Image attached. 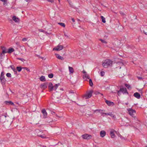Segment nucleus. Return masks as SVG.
I'll return each instance as SVG.
<instances>
[{
  "mask_svg": "<svg viewBox=\"0 0 147 147\" xmlns=\"http://www.w3.org/2000/svg\"><path fill=\"white\" fill-rule=\"evenodd\" d=\"M12 19L16 22H18L19 21V19L15 16H13V17Z\"/></svg>",
  "mask_w": 147,
  "mask_h": 147,
  "instance_id": "nucleus-16",
  "label": "nucleus"
},
{
  "mask_svg": "<svg viewBox=\"0 0 147 147\" xmlns=\"http://www.w3.org/2000/svg\"><path fill=\"white\" fill-rule=\"evenodd\" d=\"M121 138L122 139H124V138L123 137H121Z\"/></svg>",
  "mask_w": 147,
  "mask_h": 147,
  "instance_id": "nucleus-57",
  "label": "nucleus"
},
{
  "mask_svg": "<svg viewBox=\"0 0 147 147\" xmlns=\"http://www.w3.org/2000/svg\"><path fill=\"white\" fill-rule=\"evenodd\" d=\"M6 76L9 78H10L11 77V76L10 73H7L6 74Z\"/></svg>",
  "mask_w": 147,
  "mask_h": 147,
  "instance_id": "nucleus-37",
  "label": "nucleus"
},
{
  "mask_svg": "<svg viewBox=\"0 0 147 147\" xmlns=\"http://www.w3.org/2000/svg\"><path fill=\"white\" fill-rule=\"evenodd\" d=\"M102 95L103 96V94H101V93H100V94Z\"/></svg>",
  "mask_w": 147,
  "mask_h": 147,
  "instance_id": "nucleus-61",
  "label": "nucleus"
},
{
  "mask_svg": "<svg viewBox=\"0 0 147 147\" xmlns=\"http://www.w3.org/2000/svg\"><path fill=\"white\" fill-rule=\"evenodd\" d=\"M55 115H56V116H57V114H55Z\"/></svg>",
  "mask_w": 147,
  "mask_h": 147,
  "instance_id": "nucleus-64",
  "label": "nucleus"
},
{
  "mask_svg": "<svg viewBox=\"0 0 147 147\" xmlns=\"http://www.w3.org/2000/svg\"><path fill=\"white\" fill-rule=\"evenodd\" d=\"M143 32L145 34L147 35V27L144 28L143 30Z\"/></svg>",
  "mask_w": 147,
  "mask_h": 147,
  "instance_id": "nucleus-24",
  "label": "nucleus"
},
{
  "mask_svg": "<svg viewBox=\"0 0 147 147\" xmlns=\"http://www.w3.org/2000/svg\"><path fill=\"white\" fill-rule=\"evenodd\" d=\"M61 90H63V88H61Z\"/></svg>",
  "mask_w": 147,
  "mask_h": 147,
  "instance_id": "nucleus-63",
  "label": "nucleus"
},
{
  "mask_svg": "<svg viewBox=\"0 0 147 147\" xmlns=\"http://www.w3.org/2000/svg\"><path fill=\"white\" fill-rule=\"evenodd\" d=\"M128 102H127V103H125V104H126V105H128Z\"/></svg>",
  "mask_w": 147,
  "mask_h": 147,
  "instance_id": "nucleus-58",
  "label": "nucleus"
},
{
  "mask_svg": "<svg viewBox=\"0 0 147 147\" xmlns=\"http://www.w3.org/2000/svg\"><path fill=\"white\" fill-rule=\"evenodd\" d=\"M93 91L92 90H90L87 92L86 93L84 96V97L86 99H88L90 98L92 95Z\"/></svg>",
  "mask_w": 147,
  "mask_h": 147,
  "instance_id": "nucleus-4",
  "label": "nucleus"
},
{
  "mask_svg": "<svg viewBox=\"0 0 147 147\" xmlns=\"http://www.w3.org/2000/svg\"><path fill=\"white\" fill-rule=\"evenodd\" d=\"M64 35L66 38H69V36H68V35L66 33H64Z\"/></svg>",
  "mask_w": 147,
  "mask_h": 147,
  "instance_id": "nucleus-46",
  "label": "nucleus"
},
{
  "mask_svg": "<svg viewBox=\"0 0 147 147\" xmlns=\"http://www.w3.org/2000/svg\"><path fill=\"white\" fill-rule=\"evenodd\" d=\"M23 69H26L28 72H30V69L27 67H23Z\"/></svg>",
  "mask_w": 147,
  "mask_h": 147,
  "instance_id": "nucleus-39",
  "label": "nucleus"
},
{
  "mask_svg": "<svg viewBox=\"0 0 147 147\" xmlns=\"http://www.w3.org/2000/svg\"><path fill=\"white\" fill-rule=\"evenodd\" d=\"M1 49L2 50V53H3L4 54L5 53H7L8 49L4 47H1Z\"/></svg>",
  "mask_w": 147,
  "mask_h": 147,
  "instance_id": "nucleus-14",
  "label": "nucleus"
},
{
  "mask_svg": "<svg viewBox=\"0 0 147 147\" xmlns=\"http://www.w3.org/2000/svg\"><path fill=\"white\" fill-rule=\"evenodd\" d=\"M119 12L121 15L122 16H125V13L122 11H120Z\"/></svg>",
  "mask_w": 147,
  "mask_h": 147,
  "instance_id": "nucleus-34",
  "label": "nucleus"
},
{
  "mask_svg": "<svg viewBox=\"0 0 147 147\" xmlns=\"http://www.w3.org/2000/svg\"><path fill=\"white\" fill-rule=\"evenodd\" d=\"M60 85V84L59 83L57 84H56L54 86V88L53 90H56L57 88V87L58 86Z\"/></svg>",
  "mask_w": 147,
  "mask_h": 147,
  "instance_id": "nucleus-25",
  "label": "nucleus"
},
{
  "mask_svg": "<svg viewBox=\"0 0 147 147\" xmlns=\"http://www.w3.org/2000/svg\"><path fill=\"white\" fill-rule=\"evenodd\" d=\"M40 58H41L43 59V57H40Z\"/></svg>",
  "mask_w": 147,
  "mask_h": 147,
  "instance_id": "nucleus-62",
  "label": "nucleus"
},
{
  "mask_svg": "<svg viewBox=\"0 0 147 147\" xmlns=\"http://www.w3.org/2000/svg\"><path fill=\"white\" fill-rule=\"evenodd\" d=\"M0 1L4 2L3 3L4 5H5V3H6L7 2V0H0Z\"/></svg>",
  "mask_w": 147,
  "mask_h": 147,
  "instance_id": "nucleus-42",
  "label": "nucleus"
},
{
  "mask_svg": "<svg viewBox=\"0 0 147 147\" xmlns=\"http://www.w3.org/2000/svg\"><path fill=\"white\" fill-rule=\"evenodd\" d=\"M125 86L129 90H131V87L130 86V85L128 84H125Z\"/></svg>",
  "mask_w": 147,
  "mask_h": 147,
  "instance_id": "nucleus-29",
  "label": "nucleus"
},
{
  "mask_svg": "<svg viewBox=\"0 0 147 147\" xmlns=\"http://www.w3.org/2000/svg\"><path fill=\"white\" fill-rule=\"evenodd\" d=\"M89 83L90 86H92L93 85V83L92 82V80L91 79H90L89 81Z\"/></svg>",
  "mask_w": 147,
  "mask_h": 147,
  "instance_id": "nucleus-30",
  "label": "nucleus"
},
{
  "mask_svg": "<svg viewBox=\"0 0 147 147\" xmlns=\"http://www.w3.org/2000/svg\"><path fill=\"white\" fill-rule=\"evenodd\" d=\"M129 114L131 115L133 117L135 118L134 114H136V111L132 108H129L127 109Z\"/></svg>",
  "mask_w": 147,
  "mask_h": 147,
  "instance_id": "nucleus-6",
  "label": "nucleus"
},
{
  "mask_svg": "<svg viewBox=\"0 0 147 147\" xmlns=\"http://www.w3.org/2000/svg\"><path fill=\"white\" fill-rule=\"evenodd\" d=\"M138 79H142V77H138Z\"/></svg>",
  "mask_w": 147,
  "mask_h": 147,
  "instance_id": "nucleus-50",
  "label": "nucleus"
},
{
  "mask_svg": "<svg viewBox=\"0 0 147 147\" xmlns=\"http://www.w3.org/2000/svg\"><path fill=\"white\" fill-rule=\"evenodd\" d=\"M134 96L138 99H140L141 97L140 94L137 92L135 93L134 94Z\"/></svg>",
  "mask_w": 147,
  "mask_h": 147,
  "instance_id": "nucleus-13",
  "label": "nucleus"
},
{
  "mask_svg": "<svg viewBox=\"0 0 147 147\" xmlns=\"http://www.w3.org/2000/svg\"><path fill=\"white\" fill-rule=\"evenodd\" d=\"M48 2H51L52 3H54V0H47Z\"/></svg>",
  "mask_w": 147,
  "mask_h": 147,
  "instance_id": "nucleus-43",
  "label": "nucleus"
},
{
  "mask_svg": "<svg viewBox=\"0 0 147 147\" xmlns=\"http://www.w3.org/2000/svg\"><path fill=\"white\" fill-rule=\"evenodd\" d=\"M51 113L52 115H54L55 114V112L54 111H52L51 112Z\"/></svg>",
  "mask_w": 147,
  "mask_h": 147,
  "instance_id": "nucleus-51",
  "label": "nucleus"
},
{
  "mask_svg": "<svg viewBox=\"0 0 147 147\" xmlns=\"http://www.w3.org/2000/svg\"><path fill=\"white\" fill-rule=\"evenodd\" d=\"M40 80L42 82H45L46 81V79L44 76H42L39 78Z\"/></svg>",
  "mask_w": 147,
  "mask_h": 147,
  "instance_id": "nucleus-20",
  "label": "nucleus"
},
{
  "mask_svg": "<svg viewBox=\"0 0 147 147\" xmlns=\"http://www.w3.org/2000/svg\"><path fill=\"white\" fill-rule=\"evenodd\" d=\"M4 75V73L3 71L1 72L0 77V80H1L2 79H4L5 78V76Z\"/></svg>",
  "mask_w": 147,
  "mask_h": 147,
  "instance_id": "nucleus-19",
  "label": "nucleus"
},
{
  "mask_svg": "<svg viewBox=\"0 0 147 147\" xmlns=\"http://www.w3.org/2000/svg\"><path fill=\"white\" fill-rule=\"evenodd\" d=\"M27 40V38H24L22 39V41H26Z\"/></svg>",
  "mask_w": 147,
  "mask_h": 147,
  "instance_id": "nucleus-45",
  "label": "nucleus"
},
{
  "mask_svg": "<svg viewBox=\"0 0 147 147\" xmlns=\"http://www.w3.org/2000/svg\"><path fill=\"white\" fill-rule=\"evenodd\" d=\"M14 51V50L13 48H10L8 49L7 52L8 53H11Z\"/></svg>",
  "mask_w": 147,
  "mask_h": 147,
  "instance_id": "nucleus-18",
  "label": "nucleus"
},
{
  "mask_svg": "<svg viewBox=\"0 0 147 147\" xmlns=\"http://www.w3.org/2000/svg\"><path fill=\"white\" fill-rule=\"evenodd\" d=\"M100 18L102 19V22L103 23H105L106 22L105 19L103 16H100Z\"/></svg>",
  "mask_w": 147,
  "mask_h": 147,
  "instance_id": "nucleus-27",
  "label": "nucleus"
},
{
  "mask_svg": "<svg viewBox=\"0 0 147 147\" xmlns=\"http://www.w3.org/2000/svg\"><path fill=\"white\" fill-rule=\"evenodd\" d=\"M4 103L7 105H14V104L11 101H5Z\"/></svg>",
  "mask_w": 147,
  "mask_h": 147,
  "instance_id": "nucleus-12",
  "label": "nucleus"
},
{
  "mask_svg": "<svg viewBox=\"0 0 147 147\" xmlns=\"http://www.w3.org/2000/svg\"><path fill=\"white\" fill-rule=\"evenodd\" d=\"M14 72L17 73V70L14 68V69L12 70Z\"/></svg>",
  "mask_w": 147,
  "mask_h": 147,
  "instance_id": "nucleus-49",
  "label": "nucleus"
},
{
  "mask_svg": "<svg viewBox=\"0 0 147 147\" xmlns=\"http://www.w3.org/2000/svg\"><path fill=\"white\" fill-rule=\"evenodd\" d=\"M1 82L3 85H5L6 80L5 79L0 80Z\"/></svg>",
  "mask_w": 147,
  "mask_h": 147,
  "instance_id": "nucleus-22",
  "label": "nucleus"
},
{
  "mask_svg": "<svg viewBox=\"0 0 147 147\" xmlns=\"http://www.w3.org/2000/svg\"><path fill=\"white\" fill-rule=\"evenodd\" d=\"M82 138L83 139L89 140L91 139L92 138V136L90 135L87 134H85L82 136Z\"/></svg>",
  "mask_w": 147,
  "mask_h": 147,
  "instance_id": "nucleus-5",
  "label": "nucleus"
},
{
  "mask_svg": "<svg viewBox=\"0 0 147 147\" xmlns=\"http://www.w3.org/2000/svg\"><path fill=\"white\" fill-rule=\"evenodd\" d=\"M69 68L70 73H73L74 72V70L73 67L69 66Z\"/></svg>",
  "mask_w": 147,
  "mask_h": 147,
  "instance_id": "nucleus-23",
  "label": "nucleus"
},
{
  "mask_svg": "<svg viewBox=\"0 0 147 147\" xmlns=\"http://www.w3.org/2000/svg\"><path fill=\"white\" fill-rule=\"evenodd\" d=\"M100 93L99 92H96V94H100Z\"/></svg>",
  "mask_w": 147,
  "mask_h": 147,
  "instance_id": "nucleus-56",
  "label": "nucleus"
},
{
  "mask_svg": "<svg viewBox=\"0 0 147 147\" xmlns=\"http://www.w3.org/2000/svg\"><path fill=\"white\" fill-rule=\"evenodd\" d=\"M48 88L49 92L52 91L53 90L54 86L51 82H50L48 84Z\"/></svg>",
  "mask_w": 147,
  "mask_h": 147,
  "instance_id": "nucleus-8",
  "label": "nucleus"
},
{
  "mask_svg": "<svg viewBox=\"0 0 147 147\" xmlns=\"http://www.w3.org/2000/svg\"><path fill=\"white\" fill-rule=\"evenodd\" d=\"M41 112L43 114L44 118H46L47 115V113L45 109H43L42 110Z\"/></svg>",
  "mask_w": 147,
  "mask_h": 147,
  "instance_id": "nucleus-10",
  "label": "nucleus"
},
{
  "mask_svg": "<svg viewBox=\"0 0 147 147\" xmlns=\"http://www.w3.org/2000/svg\"><path fill=\"white\" fill-rule=\"evenodd\" d=\"M100 134L101 137H103L105 136L106 133L105 131L104 130H102L100 132Z\"/></svg>",
  "mask_w": 147,
  "mask_h": 147,
  "instance_id": "nucleus-17",
  "label": "nucleus"
},
{
  "mask_svg": "<svg viewBox=\"0 0 147 147\" xmlns=\"http://www.w3.org/2000/svg\"><path fill=\"white\" fill-rule=\"evenodd\" d=\"M112 61L110 59H107L105 60L103 63L102 65L105 68H107L109 66L112 65Z\"/></svg>",
  "mask_w": 147,
  "mask_h": 147,
  "instance_id": "nucleus-2",
  "label": "nucleus"
},
{
  "mask_svg": "<svg viewBox=\"0 0 147 147\" xmlns=\"http://www.w3.org/2000/svg\"><path fill=\"white\" fill-rule=\"evenodd\" d=\"M3 55H4V54L3 53H2H2H0V59H2Z\"/></svg>",
  "mask_w": 147,
  "mask_h": 147,
  "instance_id": "nucleus-40",
  "label": "nucleus"
},
{
  "mask_svg": "<svg viewBox=\"0 0 147 147\" xmlns=\"http://www.w3.org/2000/svg\"><path fill=\"white\" fill-rule=\"evenodd\" d=\"M48 83L45 82L42 84L40 85V87L42 89L44 90L46 89Z\"/></svg>",
  "mask_w": 147,
  "mask_h": 147,
  "instance_id": "nucleus-9",
  "label": "nucleus"
},
{
  "mask_svg": "<svg viewBox=\"0 0 147 147\" xmlns=\"http://www.w3.org/2000/svg\"><path fill=\"white\" fill-rule=\"evenodd\" d=\"M71 20L73 22H75V20L73 18L71 19Z\"/></svg>",
  "mask_w": 147,
  "mask_h": 147,
  "instance_id": "nucleus-52",
  "label": "nucleus"
},
{
  "mask_svg": "<svg viewBox=\"0 0 147 147\" xmlns=\"http://www.w3.org/2000/svg\"><path fill=\"white\" fill-rule=\"evenodd\" d=\"M110 135L112 138H114L115 136L114 131H111L110 132Z\"/></svg>",
  "mask_w": 147,
  "mask_h": 147,
  "instance_id": "nucleus-21",
  "label": "nucleus"
},
{
  "mask_svg": "<svg viewBox=\"0 0 147 147\" xmlns=\"http://www.w3.org/2000/svg\"><path fill=\"white\" fill-rule=\"evenodd\" d=\"M69 93H74V92L73 90H71V91H70Z\"/></svg>",
  "mask_w": 147,
  "mask_h": 147,
  "instance_id": "nucleus-53",
  "label": "nucleus"
},
{
  "mask_svg": "<svg viewBox=\"0 0 147 147\" xmlns=\"http://www.w3.org/2000/svg\"><path fill=\"white\" fill-rule=\"evenodd\" d=\"M90 116H92L93 115L92 114H90Z\"/></svg>",
  "mask_w": 147,
  "mask_h": 147,
  "instance_id": "nucleus-59",
  "label": "nucleus"
},
{
  "mask_svg": "<svg viewBox=\"0 0 147 147\" xmlns=\"http://www.w3.org/2000/svg\"><path fill=\"white\" fill-rule=\"evenodd\" d=\"M58 24L60 25L63 27L65 28V24L63 23H58Z\"/></svg>",
  "mask_w": 147,
  "mask_h": 147,
  "instance_id": "nucleus-28",
  "label": "nucleus"
},
{
  "mask_svg": "<svg viewBox=\"0 0 147 147\" xmlns=\"http://www.w3.org/2000/svg\"><path fill=\"white\" fill-rule=\"evenodd\" d=\"M63 48V45H58L56 47L54 48L53 49V50L59 51L62 50Z\"/></svg>",
  "mask_w": 147,
  "mask_h": 147,
  "instance_id": "nucleus-7",
  "label": "nucleus"
},
{
  "mask_svg": "<svg viewBox=\"0 0 147 147\" xmlns=\"http://www.w3.org/2000/svg\"><path fill=\"white\" fill-rule=\"evenodd\" d=\"M97 111H98V112H100V111H103L102 110H101V109H97Z\"/></svg>",
  "mask_w": 147,
  "mask_h": 147,
  "instance_id": "nucleus-47",
  "label": "nucleus"
},
{
  "mask_svg": "<svg viewBox=\"0 0 147 147\" xmlns=\"http://www.w3.org/2000/svg\"><path fill=\"white\" fill-rule=\"evenodd\" d=\"M105 74V72L104 71H102L100 73V75L101 76H103Z\"/></svg>",
  "mask_w": 147,
  "mask_h": 147,
  "instance_id": "nucleus-38",
  "label": "nucleus"
},
{
  "mask_svg": "<svg viewBox=\"0 0 147 147\" xmlns=\"http://www.w3.org/2000/svg\"><path fill=\"white\" fill-rule=\"evenodd\" d=\"M101 115H102L103 114H105L106 115H108L110 116L114 120H117V118L116 116L113 114H112V113H101Z\"/></svg>",
  "mask_w": 147,
  "mask_h": 147,
  "instance_id": "nucleus-3",
  "label": "nucleus"
},
{
  "mask_svg": "<svg viewBox=\"0 0 147 147\" xmlns=\"http://www.w3.org/2000/svg\"><path fill=\"white\" fill-rule=\"evenodd\" d=\"M84 77L85 78L88 79H90V76L88 75V74H84Z\"/></svg>",
  "mask_w": 147,
  "mask_h": 147,
  "instance_id": "nucleus-36",
  "label": "nucleus"
},
{
  "mask_svg": "<svg viewBox=\"0 0 147 147\" xmlns=\"http://www.w3.org/2000/svg\"><path fill=\"white\" fill-rule=\"evenodd\" d=\"M43 147H47L45 146H43Z\"/></svg>",
  "mask_w": 147,
  "mask_h": 147,
  "instance_id": "nucleus-60",
  "label": "nucleus"
},
{
  "mask_svg": "<svg viewBox=\"0 0 147 147\" xmlns=\"http://www.w3.org/2000/svg\"><path fill=\"white\" fill-rule=\"evenodd\" d=\"M10 67L12 70L14 69L15 68V67L13 65H11L10 66Z\"/></svg>",
  "mask_w": 147,
  "mask_h": 147,
  "instance_id": "nucleus-44",
  "label": "nucleus"
},
{
  "mask_svg": "<svg viewBox=\"0 0 147 147\" xmlns=\"http://www.w3.org/2000/svg\"><path fill=\"white\" fill-rule=\"evenodd\" d=\"M117 95L120 96L122 92L123 94H129L126 88L122 86H119V90H117Z\"/></svg>",
  "mask_w": 147,
  "mask_h": 147,
  "instance_id": "nucleus-1",
  "label": "nucleus"
},
{
  "mask_svg": "<svg viewBox=\"0 0 147 147\" xmlns=\"http://www.w3.org/2000/svg\"><path fill=\"white\" fill-rule=\"evenodd\" d=\"M48 77L50 78H52L53 77V74H51L48 75Z\"/></svg>",
  "mask_w": 147,
  "mask_h": 147,
  "instance_id": "nucleus-33",
  "label": "nucleus"
},
{
  "mask_svg": "<svg viewBox=\"0 0 147 147\" xmlns=\"http://www.w3.org/2000/svg\"><path fill=\"white\" fill-rule=\"evenodd\" d=\"M17 59H19L21 60L22 62H24V61H25V60L23 58H17Z\"/></svg>",
  "mask_w": 147,
  "mask_h": 147,
  "instance_id": "nucleus-41",
  "label": "nucleus"
},
{
  "mask_svg": "<svg viewBox=\"0 0 147 147\" xmlns=\"http://www.w3.org/2000/svg\"><path fill=\"white\" fill-rule=\"evenodd\" d=\"M99 40L101 41V42L103 43H105V44H107V42L105 41V40H102L101 39H99Z\"/></svg>",
  "mask_w": 147,
  "mask_h": 147,
  "instance_id": "nucleus-31",
  "label": "nucleus"
},
{
  "mask_svg": "<svg viewBox=\"0 0 147 147\" xmlns=\"http://www.w3.org/2000/svg\"><path fill=\"white\" fill-rule=\"evenodd\" d=\"M37 136L43 139L46 138V136L44 134L42 135H38Z\"/></svg>",
  "mask_w": 147,
  "mask_h": 147,
  "instance_id": "nucleus-32",
  "label": "nucleus"
},
{
  "mask_svg": "<svg viewBox=\"0 0 147 147\" xmlns=\"http://www.w3.org/2000/svg\"><path fill=\"white\" fill-rule=\"evenodd\" d=\"M92 111H93L94 113H95L97 111V109H96V110H93Z\"/></svg>",
  "mask_w": 147,
  "mask_h": 147,
  "instance_id": "nucleus-55",
  "label": "nucleus"
},
{
  "mask_svg": "<svg viewBox=\"0 0 147 147\" xmlns=\"http://www.w3.org/2000/svg\"><path fill=\"white\" fill-rule=\"evenodd\" d=\"M105 102L109 106H113L114 105V103L110 100H106L105 101Z\"/></svg>",
  "mask_w": 147,
  "mask_h": 147,
  "instance_id": "nucleus-11",
  "label": "nucleus"
},
{
  "mask_svg": "<svg viewBox=\"0 0 147 147\" xmlns=\"http://www.w3.org/2000/svg\"><path fill=\"white\" fill-rule=\"evenodd\" d=\"M46 120L47 122L49 123L53 121L52 119L50 118H49L48 119H46Z\"/></svg>",
  "mask_w": 147,
  "mask_h": 147,
  "instance_id": "nucleus-35",
  "label": "nucleus"
},
{
  "mask_svg": "<svg viewBox=\"0 0 147 147\" xmlns=\"http://www.w3.org/2000/svg\"><path fill=\"white\" fill-rule=\"evenodd\" d=\"M23 67H21L20 66V67L18 66L16 67V69H17L18 70V71L19 72H20L22 70V69H23Z\"/></svg>",
  "mask_w": 147,
  "mask_h": 147,
  "instance_id": "nucleus-26",
  "label": "nucleus"
},
{
  "mask_svg": "<svg viewBox=\"0 0 147 147\" xmlns=\"http://www.w3.org/2000/svg\"><path fill=\"white\" fill-rule=\"evenodd\" d=\"M39 31L40 32H44L45 31L44 30H43L42 29H40V30H39Z\"/></svg>",
  "mask_w": 147,
  "mask_h": 147,
  "instance_id": "nucleus-48",
  "label": "nucleus"
},
{
  "mask_svg": "<svg viewBox=\"0 0 147 147\" xmlns=\"http://www.w3.org/2000/svg\"><path fill=\"white\" fill-rule=\"evenodd\" d=\"M83 73L84 74H86V72L84 70H83Z\"/></svg>",
  "mask_w": 147,
  "mask_h": 147,
  "instance_id": "nucleus-54",
  "label": "nucleus"
},
{
  "mask_svg": "<svg viewBox=\"0 0 147 147\" xmlns=\"http://www.w3.org/2000/svg\"><path fill=\"white\" fill-rule=\"evenodd\" d=\"M55 56L56 57L59 59L61 60H63L64 59L63 57L61 56H60L59 54H55Z\"/></svg>",
  "mask_w": 147,
  "mask_h": 147,
  "instance_id": "nucleus-15",
  "label": "nucleus"
}]
</instances>
